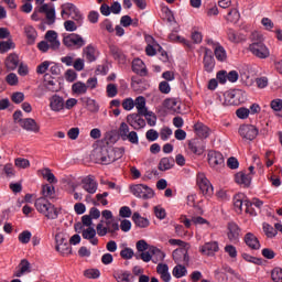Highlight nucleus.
I'll return each mask as SVG.
<instances>
[{
    "label": "nucleus",
    "instance_id": "nucleus-1",
    "mask_svg": "<svg viewBox=\"0 0 282 282\" xmlns=\"http://www.w3.org/2000/svg\"><path fill=\"white\" fill-rule=\"evenodd\" d=\"M120 230V225L113 213L109 209L101 212V220L94 227H86L82 231L83 239H86L91 246H98V237H107V235H116ZM96 232L98 237H96Z\"/></svg>",
    "mask_w": 282,
    "mask_h": 282
},
{
    "label": "nucleus",
    "instance_id": "nucleus-2",
    "mask_svg": "<svg viewBox=\"0 0 282 282\" xmlns=\"http://www.w3.org/2000/svg\"><path fill=\"white\" fill-rule=\"evenodd\" d=\"M124 155V151L120 148H96L94 150V156L97 164H111L116 160H120Z\"/></svg>",
    "mask_w": 282,
    "mask_h": 282
},
{
    "label": "nucleus",
    "instance_id": "nucleus-3",
    "mask_svg": "<svg viewBox=\"0 0 282 282\" xmlns=\"http://www.w3.org/2000/svg\"><path fill=\"white\" fill-rule=\"evenodd\" d=\"M252 206H256V208H261V206H263V202L259 198H254L252 203H250L243 193H238L236 196H234V208L236 213L241 214L246 212L248 215H251V217H254L257 213Z\"/></svg>",
    "mask_w": 282,
    "mask_h": 282
},
{
    "label": "nucleus",
    "instance_id": "nucleus-4",
    "mask_svg": "<svg viewBox=\"0 0 282 282\" xmlns=\"http://www.w3.org/2000/svg\"><path fill=\"white\" fill-rule=\"evenodd\" d=\"M251 40L252 43L249 45V52H251V54L256 56V58H270V48L268 47V45H265V43H263V41H265L263 34L259 32H253L251 34Z\"/></svg>",
    "mask_w": 282,
    "mask_h": 282
},
{
    "label": "nucleus",
    "instance_id": "nucleus-5",
    "mask_svg": "<svg viewBox=\"0 0 282 282\" xmlns=\"http://www.w3.org/2000/svg\"><path fill=\"white\" fill-rule=\"evenodd\" d=\"M170 246H177L178 248L175 249L172 253L173 260L175 263L188 265L191 261V257L188 256V250H191V245L184 242L180 239H170Z\"/></svg>",
    "mask_w": 282,
    "mask_h": 282
},
{
    "label": "nucleus",
    "instance_id": "nucleus-6",
    "mask_svg": "<svg viewBox=\"0 0 282 282\" xmlns=\"http://www.w3.org/2000/svg\"><path fill=\"white\" fill-rule=\"evenodd\" d=\"M61 17L64 20L73 19V21H76L77 25H83L85 21V15L80 13L78 7L69 2L61 6Z\"/></svg>",
    "mask_w": 282,
    "mask_h": 282
},
{
    "label": "nucleus",
    "instance_id": "nucleus-7",
    "mask_svg": "<svg viewBox=\"0 0 282 282\" xmlns=\"http://www.w3.org/2000/svg\"><path fill=\"white\" fill-rule=\"evenodd\" d=\"M39 13L46 15L48 25H54V23H56V9L54 8V4L36 7L31 15L32 21H39Z\"/></svg>",
    "mask_w": 282,
    "mask_h": 282
},
{
    "label": "nucleus",
    "instance_id": "nucleus-8",
    "mask_svg": "<svg viewBox=\"0 0 282 282\" xmlns=\"http://www.w3.org/2000/svg\"><path fill=\"white\" fill-rule=\"evenodd\" d=\"M130 191L132 195L139 199H153V197H155V192L153 188L144 184L132 185L130 186Z\"/></svg>",
    "mask_w": 282,
    "mask_h": 282
},
{
    "label": "nucleus",
    "instance_id": "nucleus-9",
    "mask_svg": "<svg viewBox=\"0 0 282 282\" xmlns=\"http://www.w3.org/2000/svg\"><path fill=\"white\" fill-rule=\"evenodd\" d=\"M63 43L65 47H70V50H80V47H85L87 42L79 34L70 33L64 36Z\"/></svg>",
    "mask_w": 282,
    "mask_h": 282
},
{
    "label": "nucleus",
    "instance_id": "nucleus-10",
    "mask_svg": "<svg viewBox=\"0 0 282 282\" xmlns=\"http://www.w3.org/2000/svg\"><path fill=\"white\" fill-rule=\"evenodd\" d=\"M238 133L242 140L252 142L259 135V128L253 124H242L239 127Z\"/></svg>",
    "mask_w": 282,
    "mask_h": 282
},
{
    "label": "nucleus",
    "instance_id": "nucleus-11",
    "mask_svg": "<svg viewBox=\"0 0 282 282\" xmlns=\"http://www.w3.org/2000/svg\"><path fill=\"white\" fill-rule=\"evenodd\" d=\"M196 182L205 197H210L212 195H214L215 189L213 188V184H210V181H208V178L206 177V174L199 172L197 174Z\"/></svg>",
    "mask_w": 282,
    "mask_h": 282
},
{
    "label": "nucleus",
    "instance_id": "nucleus-12",
    "mask_svg": "<svg viewBox=\"0 0 282 282\" xmlns=\"http://www.w3.org/2000/svg\"><path fill=\"white\" fill-rule=\"evenodd\" d=\"M208 164L214 171H221L225 166L224 154L217 151H209L207 154Z\"/></svg>",
    "mask_w": 282,
    "mask_h": 282
},
{
    "label": "nucleus",
    "instance_id": "nucleus-13",
    "mask_svg": "<svg viewBox=\"0 0 282 282\" xmlns=\"http://www.w3.org/2000/svg\"><path fill=\"white\" fill-rule=\"evenodd\" d=\"M126 120L135 131H140V129H144L147 127V121L144 118L140 117V113H130L127 116Z\"/></svg>",
    "mask_w": 282,
    "mask_h": 282
},
{
    "label": "nucleus",
    "instance_id": "nucleus-14",
    "mask_svg": "<svg viewBox=\"0 0 282 282\" xmlns=\"http://www.w3.org/2000/svg\"><path fill=\"white\" fill-rule=\"evenodd\" d=\"M198 251L204 257H215V253L219 252V242L218 241L205 242L198 248Z\"/></svg>",
    "mask_w": 282,
    "mask_h": 282
},
{
    "label": "nucleus",
    "instance_id": "nucleus-15",
    "mask_svg": "<svg viewBox=\"0 0 282 282\" xmlns=\"http://www.w3.org/2000/svg\"><path fill=\"white\" fill-rule=\"evenodd\" d=\"M48 102L51 111H54L55 113H61V111L65 109V99L58 95L50 97Z\"/></svg>",
    "mask_w": 282,
    "mask_h": 282
},
{
    "label": "nucleus",
    "instance_id": "nucleus-16",
    "mask_svg": "<svg viewBox=\"0 0 282 282\" xmlns=\"http://www.w3.org/2000/svg\"><path fill=\"white\" fill-rule=\"evenodd\" d=\"M145 42H147V47H145V53L147 56H155L160 50H162V46L156 43L155 39L151 35H145Z\"/></svg>",
    "mask_w": 282,
    "mask_h": 282
},
{
    "label": "nucleus",
    "instance_id": "nucleus-17",
    "mask_svg": "<svg viewBox=\"0 0 282 282\" xmlns=\"http://www.w3.org/2000/svg\"><path fill=\"white\" fill-rule=\"evenodd\" d=\"M83 58L87 61V63H95L98 59V48L93 44L87 45L83 48Z\"/></svg>",
    "mask_w": 282,
    "mask_h": 282
},
{
    "label": "nucleus",
    "instance_id": "nucleus-18",
    "mask_svg": "<svg viewBox=\"0 0 282 282\" xmlns=\"http://www.w3.org/2000/svg\"><path fill=\"white\" fill-rule=\"evenodd\" d=\"M163 108L170 113H180L182 111V102L175 98L165 99Z\"/></svg>",
    "mask_w": 282,
    "mask_h": 282
},
{
    "label": "nucleus",
    "instance_id": "nucleus-19",
    "mask_svg": "<svg viewBox=\"0 0 282 282\" xmlns=\"http://www.w3.org/2000/svg\"><path fill=\"white\" fill-rule=\"evenodd\" d=\"M203 64L205 72H207L208 74H213L215 69V57H213V51L205 48Z\"/></svg>",
    "mask_w": 282,
    "mask_h": 282
},
{
    "label": "nucleus",
    "instance_id": "nucleus-20",
    "mask_svg": "<svg viewBox=\"0 0 282 282\" xmlns=\"http://www.w3.org/2000/svg\"><path fill=\"white\" fill-rule=\"evenodd\" d=\"M82 186L86 193H89L90 195H94L96 191H98V183L96 180L91 176H87L82 181Z\"/></svg>",
    "mask_w": 282,
    "mask_h": 282
},
{
    "label": "nucleus",
    "instance_id": "nucleus-21",
    "mask_svg": "<svg viewBox=\"0 0 282 282\" xmlns=\"http://www.w3.org/2000/svg\"><path fill=\"white\" fill-rule=\"evenodd\" d=\"M45 39L51 50H58V47H61V41H58V33H56V31H47Z\"/></svg>",
    "mask_w": 282,
    "mask_h": 282
},
{
    "label": "nucleus",
    "instance_id": "nucleus-22",
    "mask_svg": "<svg viewBox=\"0 0 282 282\" xmlns=\"http://www.w3.org/2000/svg\"><path fill=\"white\" fill-rule=\"evenodd\" d=\"M20 127H22V129H24L25 131H32L33 133H39V131H41V127L39 126V123H36V120L32 119V118H25Z\"/></svg>",
    "mask_w": 282,
    "mask_h": 282
},
{
    "label": "nucleus",
    "instance_id": "nucleus-23",
    "mask_svg": "<svg viewBox=\"0 0 282 282\" xmlns=\"http://www.w3.org/2000/svg\"><path fill=\"white\" fill-rule=\"evenodd\" d=\"M235 182L236 184H239V186H243L245 188H247L248 186H250V184H252V175L246 174L243 172H238L235 175Z\"/></svg>",
    "mask_w": 282,
    "mask_h": 282
},
{
    "label": "nucleus",
    "instance_id": "nucleus-24",
    "mask_svg": "<svg viewBox=\"0 0 282 282\" xmlns=\"http://www.w3.org/2000/svg\"><path fill=\"white\" fill-rule=\"evenodd\" d=\"M188 149L194 153V155H203L206 150V145L202 140H194L188 143Z\"/></svg>",
    "mask_w": 282,
    "mask_h": 282
},
{
    "label": "nucleus",
    "instance_id": "nucleus-25",
    "mask_svg": "<svg viewBox=\"0 0 282 282\" xmlns=\"http://www.w3.org/2000/svg\"><path fill=\"white\" fill-rule=\"evenodd\" d=\"M29 272H30V261L23 259L21 260L17 270L14 271L13 276H17L18 279H20V276H23L24 274H29Z\"/></svg>",
    "mask_w": 282,
    "mask_h": 282
},
{
    "label": "nucleus",
    "instance_id": "nucleus-26",
    "mask_svg": "<svg viewBox=\"0 0 282 282\" xmlns=\"http://www.w3.org/2000/svg\"><path fill=\"white\" fill-rule=\"evenodd\" d=\"M245 242L247 243V246L249 248H251V250H259V248H261V243L259 242V238H257V236H254V234H252V232H248L245 236Z\"/></svg>",
    "mask_w": 282,
    "mask_h": 282
},
{
    "label": "nucleus",
    "instance_id": "nucleus-27",
    "mask_svg": "<svg viewBox=\"0 0 282 282\" xmlns=\"http://www.w3.org/2000/svg\"><path fill=\"white\" fill-rule=\"evenodd\" d=\"M156 272L164 282H171V273L169 272V264L159 263L156 265Z\"/></svg>",
    "mask_w": 282,
    "mask_h": 282
},
{
    "label": "nucleus",
    "instance_id": "nucleus-28",
    "mask_svg": "<svg viewBox=\"0 0 282 282\" xmlns=\"http://www.w3.org/2000/svg\"><path fill=\"white\" fill-rule=\"evenodd\" d=\"M6 67L9 72H14L19 67V55L15 53H11L7 58H6Z\"/></svg>",
    "mask_w": 282,
    "mask_h": 282
},
{
    "label": "nucleus",
    "instance_id": "nucleus-29",
    "mask_svg": "<svg viewBox=\"0 0 282 282\" xmlns=\"http://www.w3.org/2000/svg\"><path fill=\"white\" fill-rule=\"evenodd\" d=\"M80 100L87 107L88 111H91V113H98V111H100V106L95 99H91L90 97H83Z\"/></svg>",
    "mask_w": 282,
    "mask_h": 282
},
{
    "label": "nucleus",
    "instance_id": "nucleus-30",
    "mask_svg": "<svg viewBox=\"0 0 282 282\" xmlns=\"http://www.w3.org/2000/svg\"><path fill=\"white\" fill-rule=\"evenodd\" d=\"M134 107L139 116H142L149 111V108H147V98H144L143 96H139L135 98Z\"/></svg>",
    "mask_w": 282,
    "mask_h": 282
},
{
    "label": "nucleus",
    "instance_id": "nucleus-31",
    "mask_svg": "<svg viewBox=\"0 0 282 282\" xmlns=\"http://www.w3.org/2000/svg\"><path fill=\"white\" fill-rule=\"evenodd\" d=\"M61 214V210L56 208L52 203L44 209V217L46 219H58V215Z\"/></svg>",
    "mask_w": 282,
    "mask_h": 282
},
{
    "label": "nucleus",
    "instance_id": "nucleus-32",
    "mask_svg": "<svg viewBox=\"0 0 282 282\" xmlns=\"http://www.w3.org/2000/svg\"><path fill=\"white\" fill-rule=\"evenodd\" d=\"M72 94L74 96H85L87 94V84L84 82H76L72 85Z\"/></svg>",
    "mask_w": 282,
    "mask_h": 282
},
{
    "label": "nucleus",
    "instance_id": "nucleus-33",
    "mask_svg": "<svg viewBox=\"0 0 282 282\" xmlns=\"http://www.w3.org/2000/svg\"><path fill=\"white\" fill-rule=\"evenodd\" d=\"M149 250L152 253L153 263H160V261L166 259V253H164V251L160 250L158 247H150Z\"/></svg>",
    "mask_w": 282,
    "mask_h": 282
},
{
    "label": "nucleus",
    "instance_id": "nucleus-34",
    "mask_svg": "<svg viewBox=\"0 0 282 282\" xmlns=\"http://www.w3.org/2000/svg\"><path fill=\"white\" fill-rule=\"evenodd\" d=\"M194 131L198 138H208L210 135V129L202 122L194 124Z\"/></svg>",
    "mask_w": 282,
    "mask_h": 282
},
{
    "label": "nucleus",
    "instance_id": "nucleus-35",
    "mask_svg": "<svg viewBox=\"0 0 282 282\" xmlns=\"http://www.w3.org/2000/svg\"><path fill=\"white\" fill-rule=\"evenodd\" d=\"M37 173L44 180L50 182V184H56V182H58V180H56V176H54V173H52V170H50V167H44L42 170H39Z\"/></svg>",
    "mask_w": 282,
    "mask_h": 282
},
{
    "label": "nucleus",
    "instance_id": "nucleus-36",
    "mask_svg": "<svg viewBox=\"0 0 282 282\" xmlns=\"http://www.w3.org/2000/svg\"><path fill=\"white\" fill-rule=\"evenodd\" d=\"M228 230V239L231 241H237L240 235L239 226H237L235 223H229Z\"/></svg>",
    "mask_w": 282,
    "mask_h": 282
},
{
    "label": "nucleus",
    "instance_id": "nucleus-37",
    "mask_svg": "<svg viewBox=\"0 0 282 282\" xmlns=\"http://www.w3.org/2000/svg\"><path fill=\"white\" fill-rule=\"evenodd\" d=\"M227 39L230 41V43H241V41H246V36L237 33L232 29L227 30Z\"/></svg>",
    "mask_w": 282,
    "mask_h": 282
},
{
    "label": "nucleus",
    "instance_id": "nucleus-38",
    "mask_svg": "<svg viewBox=\"0 0 282 282\" xmlns=\"http://www.w3.org/2000/svg\"><path fill=\"white\" fill-rule=\"evenodd\" d=\"M132 70L135 74H147V65L142 59L135 58L132 62Z\"/></svg>",
    "mask_w": 282,
    "mask_h": 282
},
{
    "label": "nucleus",
    "instance_id": "nucleus-39",
    "mask_svg": "<svg viewBox=\"0 0 282 282\" xmlns=\"http://www.w3.org/2000/svg\"><path fill=\"white\" fill-rule=\"evenodd\" d=\"M24 33L28 39V43H30L31 45L32 43H34V41H36V37L39 36V34L36 33V29H34V26L32 25H26L24 28Z\"/></svg>",
    "mask_w": 282,
    "mask_h": 282
},
{
    "label": "nucleus",
    "instance_id": "nucleus-40",
    "mask_svg": "<svg viewBox=\"0 0 282 282\" xmlns=\"http://www.w3.org/2000/svg\"><path fill=\"white\" fill-rule=\"evenodd\" d=\"M132 220L134 221L135 226H138L139 228H149V219L141 217L140 213H134L132 215Z\"/></svg>",
    "mask_w": 282,
    "mask_h": 282
},
{
    "label": "nucleus",
    "instance_id": "nucleus-41",
    "mask_svg": "<svg viewBox=\"0 0 282 282\" xmlns=\"http://www.w3.org/2000/svg\"><path fill=\"white\" fill-rule=\"evenodd\" d=\"M51 204L45 197H40L35 200V208L42 215Z\"/></svg>",
    "mask_w": 282,
    "mask_h": 282
},
{
    "label": "nucleus",
    "instance_id": "nucleus-42",
    "mask_svg": "<svg viewBox=\"0 0 282 282\" xmlns=\"http://www.w3.org/2000/svg\"><path fill=\"white\" fill-rule=\"evenodd\" d=\"M174 164H175V161H173V159L163 158L159 162V171H171Z\"/></svg>",
    "mask_w": 282,
    "mask_h": 282
},
{
    "label": "nucleus",
    "instance_id": "nucleus-43",
    "mask_svg": "<svg viewBox=\"0 0 282 282\" xmlns=\"http://www.w3.org/2000/svg\"><path fill=\"white\" fill-rule=\"evenodd\" d=\"M17 45L12 40L0 42V54H6L10 52V50H14Z\"/></svg>",
    "mask_w": 282,
    "mask_h": 282
},
{
    "label": "nucleus",
    "instance_id": "nucleus-44",
    "mask_svg": "<svg viewBox=\"0 0 282 282\" xmlns=\"http://www.w3.org/2000/svg\"><path fill=\"white\" fill-rule=\"evenodd\" d=\"M239 19H241V15L237 9H231L226 15V21H228V23H239Z\"/></svg>",
    "mask_w": 282,
    "mask_h": 282
},
{
    "label": "nucleus",
    "instance_id": "nucleus-45",
    "mask_svg": "<svg viewBox=\"0 0 282 282\" xmlns=\"http://www.w3.org/2000/svg\"><path fill=\"white\" fill-rule=\"evenodd\" d=\"M188 271L186 270V267L182 264H177L173 268L172 274L175 276V279H182V276H186Z\"/></svg>",
    "mask_w": 282,
    "mask_h": 282
},
{
    "label": "nucleus",
    "instance_id": "nucleus-46",
    "mask_svg": "<svg viewBox=\"0 0 282 282\" xmlns=\"http://www.w3.org/2000/svg\"><path fill=\"white\" fill-rule=\"evenodd\" d=\"M42 195L44 197H47L48 199H54V196L56 195V191L54 189L53 185H43L42 186Z\"/></svg>",
    "mask_w": 282,
    "mask_h": 282
},
{
    "label": "nucleus",
    "instance_id": "nucleus-47",
    "mask_svg": "<svg viewBox=\"0 0 282 282\" xmlns=\"http://www.w3.org/2000/svg\"><path fill=\"white\" fill-rule=\"evenodd\" d=\"M240 80L245 87H252V85H254V77H252L250 73H241Z\"/></svg>",
    "mask_w": 282,
    "mask_h": 282
},
{
    "label": "nucleus",
    "instance_id": "nucleus-48",
    "mask_svg": "<svg viewBox=\"0 0 282 282\" xmlns=\"http://www.w3.org/2000/svg\"><path fill=\"white\" fill-rule=\"evenodd\" d=\"M110 52H111L113 58L116 61H119V63H124V61H127V57L124 56L122 51H120V48H118L116 46H111Z\"/></svg>",
    "mask_w": 282,
    "mask_h": 282
},
{
    "label": "nucleus",
    "instance_id": "nucleus-49",
    "mask_svg": "<svg viewBox=\"0 0 282 282\" xmlns=\"http://www.w3.org/2000/svg\"><path fill=\"white\" fill-rule=\"evenodd\" d=\"M192 224L193 226H205V228H210V223L202 216L192 217Z\"/></svg>",
    "mask_w": 282,
    "mask_h": 282
},
{
    "label": "nucleus",
    "instance_id": "nucleus-50",
    "mask_svg": "<svg viewBox=\"0 0 282 282\" xmlns=\"http://www.w3.org/2000/svg\"><path fill=\"white\" fill-rule=\"evenodd\" d=\"M214 54L217 58V61H220L221 63H224V61H226L228 58V55L226 53V48H224V46H217L214 51Z\"/></svg>",
    "mask_w": 282,
    "mask_h": 282
},
{
    "label": "nucleus",
    "instance_id": "nucleus-51",
    "mask_svg": "<svg viewBox=\"0 0 282 282\" xmlns=\"http://www.w3.org/2000/svg\"><path fill=\"white\" fill-rule=\"evenodd\" d=\"M14 166L17 169L21 170H25V169H30V160L24 159V158H17L14 160Z\"/></svg>",
    "mask_w": 282,
    "mask_h": 282
},
{
    "label": "nucleus",
    "instance_id": "nucleus-52",
    "mask_svg": "<svg viewBox=\"0 0 282 282\" xmlns=\"http://www.w3.org/2000/svg\"><path fill=\"white\" fill-rule=\"evenodd\" d=\"M55 249L59 254H63V257H67L72 252V247H69L67 242L56 245Z\"/></svg>",
    "mask_w": 282,
    "mask_h": 282
},
{
    "label": "nucleus",
    "instance_id": "nucleus-53",
    "mask_svg": "<svg viewBox=\"0 0 282 282\" xmlns=\"http://www.w3.org/2000/svg\"><path fill=\"white\" fill-rule=\"evenodd\" d=\"M141 116H144V118L150 127H155V124L158 123V117L155 116V113H153V111L148 110L147 112H144Z\"/></svg>",
    "mask_w": 282,
    "mask_h": 282
},
{
    "label": "nucleus",
    "instance_id": "nucleus-54",
    "mask_svg": "<svg viewBox=\"0 0 282 282\" xmlns=\"http://www.w3.org/2000/svg\"><path fill=\"white\" fill-rule=\"evenodd\" d=\"M235 96H237V94H235L234 91H226L223 95L224 101L223 105H235Z\"/></svg>",
    "mask_w": 282,
    "mask_h": 282
},
{
    "label": "nucleus",
    "instance_id": "nucleus-55",
    "mask_svg": "<svg viewBox=\"0 0 282 282\" xmlns=\"http://www.w3.org/2000/svg\"><path fill=\"white\" fill-rule=\"evenodd\" d=\"M131 133L129 129V124L127 122H121L119 126V135L121 140H127V135Z\"/></svg>",
    "mask_w": 282,
    "mask_h": 282
},
{
    "label": "nucleus",
    "instance_id": "nucleus-56",
    "mask_svg": "<svg viewBox=\"0 0 282 282\" xmlns=\"http://www.w3.org/2000/svg\"><path fill=\"white\" fill-rule=\"evenodd\" d=\"M170 41H173L174 43H182V45H191V42L188 40L184 39L183 36L177 35L176 33H172L169 36Z\"/></svg>",
    "mask_w": 282,
    "mask_h": 282
},
{
    "label": "nucleus",
    "instance_id": "nucleus-57",
    "mask_svg": "<svg viewBox=\"0 0 282 282\" xmlns=\"http://www.w3.org/2000/svg\"><path fill=\"white\" fill-rule=\"evenodd\" d=\"M78 28H80V25H78L76 21L66 20L64 22V29L66 30V32H76Z\"/></svg>",
    "mask_w": 282,
    "mask_h": 282
},
{
    "label": "nucleus",
    "instance_id": "nucleus-58",
    "mask_svg": "<svg viewBox=\"0 0 282 282\" xmlns=\"http://www.w3.org/2000/svg\"><path fill=\"white\" fill-rule=\"evenodd\" d=\"M120 25H122V28H129V25L138 26V21L133 22V19H131V17L123 15L120 19Z\"/></svg>",
    "mask_w": 282,
    "mask_h": 282
},
{
    "label": "nucleus",
    "instance_id": "nucleus-59",
    "mask_svg": "<svg viewBox=\"0 0 282 282\" xmlns=\"http://www.w3.org/2000/svg\"><path fill=\"white\" fill-rule=\"evenodd\" d=\"M18 239L20 243H30V240L32 239V232H30V230H24L19 234Z\"/></svg>",
    "mask_w": 282,
    "mask_h": 282
},
{
    "label": "nucleus",
    "instance_id": "nucleus-60",
    "mask_svg": "<svg viewBox=\"0 0 282 282\" xmlns=\"http://www.w3.org/2000/svg\"><path fill=\"white\" fill-rule=\"evenodd\" d=\"M171 135H173V130L169 127H163L160 130V138L161 140H163V142H166V140H169V138H171Z\"/></svg>",
    "mask_w": 282,
    "mask_h": 282
},
{
    "label": "nucleus",
    "instance_id": "nucleus-61",
    "mask_svg": "<svg viewBox=\"0 0 282 282\" xmlns=\"http://www.w3.org/2000/svg\"><path fill=\"white\" fill-rule=\"evenodd\" d=\"M261 25L267 32H272V30H274V22L270 20V18H262Z\"/></svg>",
    "mask_w": 282,
    "mask_h": 282
},
{
    "label": "nucleus",
    "instance_id": "nucleus-62",
    "mask_svg": "<svg viewBox=\"0 0 282 282\" xmlns=\"http://www.w3.org/2000/svg\"><path fill=\"white\" fill-rule=\"evenodd\" d=\"M51 65H52V62H50V61L42 62L36 67V74H45V72H47V69H50Z\"/></svg>",
    "mask_w": 282,
    "mask_h": 282
},
{
    "label": "nucleus",
    "instance_id": "nucleus-63",
    "mask_svg": "<svg viewBox=\"0 0 282 282\" xmlns=\"http://www.w3.org/2000/svg\"><path fill=\"white\" fill-rule=\"evenodd\" d=\"M271 279L273 282H282V269L274 268L271 272Z\"/></svg>",
    "mask_w": 282,
    "mask_h": 282
},
{
    "label": "nucleus",
    "instance_id": "nucleus-64",
    "mask_svg": "<svg viewBox=\"0 0 282 282\" xmlns=\"http://www.w3.org/2000/svg\"><path fill=\"white\" fill-rule=\"evenodd\" d=\"M270 107L272 111H282V99L276 98L271 100Z\"/></svg>",
    "mask_w": 282,
    "mask_h": 282
}]
</instances>
